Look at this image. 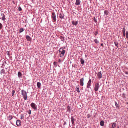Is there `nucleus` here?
Masks as SVG:
<instances>
[{"label": "nucleus", "instance_id": "2eb2a0df", "mask_svg": "<svg viewBox=\"0 0 128 128\" xmlns=\"http://www.w3.org/2000/svg\"><path fill=\"white\" fill-rule=\"evenodd\" d=\"M78 23V21H75L74 20L72 21V24L74 26H76Z\"/></svg>", "mask_w": 128, "mask_h": 128}, {"label": "nucleus", "instance_id": "bb28decb", "mask_svg": "<svg viewBox=\"0 0 128 128\" xmlns=\"http://www.w3.org/2000/svg\"><path fill=\"white\" fill-rule=\"evenodd\" d=\"M108 11L107 10H106L104 11V14L106 15H108Z\"/></svg>", "mask_w": 128, "mask_h": 128}, {"label": "nucleus", "instance_id": "20e7f679", "mask_svg": "<svg viewBox=\"0 0 128 128\" xmlns=\"http://www.w3.org/2000/svg\"><path fill=\"white\" fill-rule=\"evenodd\" d=\"M99 84L98 83H96L94 84V90L95 92L98 91L99 88Z\"/></svg>", "mask_w": 128, "mask_h": 128}, {"label": "nucleus", "instance_id": "4468645a", "mask_svg": "<svg viewBox=\"0 0 128 128\" xmlns=\"http://www.w3.org/2000/svg\"><path fill=\"white\" fill-rule=\"evenodd\" d=\"M64 15L63 13L62 14L61 13L60 14L59 17L61 19H64Z\"/></svg>", "mask_w": 128, "mask_h": 128}, {"label": "nucleus", "instance_id": "72a5a7b5", "mask_svg": "<svg viewBox=\"0 0 128 128\" xmlns=\"http://www.w3.org/2000/svg\"><path fill=\"white\" fill-rule=\"evenodd\" d=\"M115 106H116V107H118V104L117 102H115Z\"/></svg>", "mask_w": 128, "mask_h": 128}, {"label": "nucleus", "instance_id": "a18cd8bd", "mask_svg": "<svg viewBox=\"0 0 128 128\" xmlns=\"http://www.w3.org/2000/svg\"><path fill=\"white\" fill-rule=\"evenodd\" d=\"M125 73L126 74H128V72H126Z\"/></svg>", "mask_w": 128, "mask_h": 128}, {"label": "nucleus", "instance_id": "09e8293b", "mask_svg": "<svg viewBox=\"0 0 128 128\" xmlns=\"http://www.w3.org/2000/svg\"><path fill=\"white\" fill-rule=\"evenodd\" d=\"M101 45L102 46H103V44L102 43L101 44Z\"/></svg>", "mask_w": 128, "mask_h": 128}, {"label": "nucleus", "instance_id": "58836bf2", "mask_svg": "<svg viewBox=\"0 0 128 128\" xmlns=\"http://www.w3.org/2000/svg\"><path fill=\"white\" fill-rule=\"evenodd\" d=\"M2 25L1 23H0V29H1L2 28Z\"/></svg>", "mask_w": 128, "mask_h": 128}, {"label": "nucleus", "instance_id": "3c124183", "mask_svg": "<svg viewBox=\"0 0 128 128\" xmlns=\"http://www.w3.org/2000/svg\"><path fill=\"white\" fill-rule=\"evenodd\" d=\"M116 128H119L118 126Z\"/></svg>", "mask_w": 128, "mask_h": 128}, {"label": "nucleus", "instance_id": "a19ab883", "mask_svg": "<svg viewBox=\"0 0 128 128\" xmlns=\"http://www.w3.org/2000/svg\"><path fill=\"white\" fill-rule=\"evenodd\" d=\"M65 48V46H63L61 48H61V50H64V49Z\"/></svg>", "mask_w": 128, "mask_h": 128}, {"label": "nucleus", "instance_id": "6e6552de", "mask_svg": "<svg viewBox=\"0 0 128 128\" xmlns=\"http://www.w3.org/2000/svg\"><path fill=\"white\" fill-rule=\"evenodd\" d=\"M16 124L17 126H20L21 125V122L20 120H18L16 122Z\"/></svg>", "mask_w": 128, "mask_h": 128}, {"label": "nucleus", "instance_id": "412c9836", "mask_svg": "<svg viewBox=\"0 0 128 128\" xmlns=\"http://www.w3.org/2000/svg\"><path fill=\"white\" fill-rule=\"evenodd\" d=\"M22 76V74L20 72H18V76L19 78L20 77Z\"/></svg>", "mask_w": 128, "mask_h": 128}, {"label": "nucleus", "instance_id": "f257e3e1", "mask_svg": "<svg viewBox=\"0 0 128 128\" xmlns=\"http://www.w3.org/2000/svg\"><path fill=\"white\" fill-rule=\"evenodd\" d=\"M21 94L25 100H26L28 97L27 93L24 90H21Z\"/></svg>", "mask_w": 128, "mask_h": 128}, {"label": "nucleus", "instance_id": "f704fd0d", "mask_svg": "<svg viewBox=\"0 0 128 128\" xmlns=\"http://www.w3.org/2000/svg\"><path fill=\"white\" fill-rule=\"evenodd\" d=\"M90 115L89 114H87V118H90L91 117Z\"/></svg>", "mask_w": 128, "mask_h": 128}, {"label": "nucleus", "instance_id": "4be33fe9", "mask_svg": "<svg viewBox=\"0 0 128 128\" xmlns=\"http://www.w3.org/2000/svg\"><path fill=\"white\" fill-rule=\"evenodd\" d=\"M114 43L116 46L118 48L119 47V46H118V43L117 42H114Z\"/></svg>", "mask_w": 128, "mask_h": 128}, {"label": "nucleus", "instance_id": "aec40b11", "mask_svg": "<svg viewBox=\"0 0 128 128\" xmlns=\"http://www.w3.org/2000/svg\"><path fill=\"white\" fill-rule=\"evenodd\" d=\"M80 62L81 64H84V60L83 58H81L80 60Z\"/></svg>", "mask_w": 128, "mask_h": 128}, {"label": "nucleus", "instance_id": "cd10ccee", "mask_svg": "<svg viewBox=\"0 0 128 128\" xmlns=\"http://www.w3.org/2000/svg\"><path fill=\"white\" fill-rule=\"evenodd\" d=\"M94 41L96 44H98L99 43V41L97 39H95Z\"/></svg>", "mask_w": 128, "mask_h": 128}, {"label": "nucleus", "instance_id": "c756f323", "mask_svg": "<svg viewBox=\"0 0 128 128\" xmlns=\"http://www.w3.org/2000/svg\"><path fill=\"white\" fill-rule=\"evenodd\" d=\"M23 114H21L20 115V119H23L24 120V117Z\"/></svg>", "mask_w": 128, "mask_h": 128}, {"label": "nucleus", "instance_id": "c03bdc74", "mask_svg": "<svg viewBox=\"0 0 128 128\" xmlns=\"http://www.w3.org/2000/svg\"><path fill=\"white\" fill-rule=\"evenodd\" d=\"M94 22L96 23V22H97V21H96V18H95V17H94Z\"/></svg>", "mask_w": 128, "mask_h": 128}, {"label": "nucleus", "instance_id": "de8ad7c7", "mask_svg": "<svg viewBox=\"0 0 128 128\" xmlns=\"http://www.w3.org/2000/svg\"><path fill=\"white\" fill-rule=\"evenodd\" d=\"M58 62H61V60L60 59H59L58 60Z\"/></svg>", "mask_w": 128, "mask_h": 128}, {"label": "nucleus", "instance_id": "4c0bfd02", "mask_svg": "<svg viewBox=\"0 0 128 128\" xmlns=\"http://www.w3.org/2000/svg\"><path fill=\"white\" fill-rule=\"evenodd\" d=\"M53 64L54 66H56L57 64V62H54L53 63Z\"/></svg>", "mask_w": 128, "mask_h": 128}, {"label": "nucleus", "instance_id": "c85d7f7f", "mask_svg": "<svg viewBox=\"0 0 128 128\" xmlns=\"http://www.w3.org/2000/svg\"><path fill=\"white\" fill-rule=\"evenodd\" d=\"M15 92V91L14 90H13L12 91V96H14V94Z\"/></svg>", "mask_w": 128, "mask_h": 128}, {"label": "nucleus", "instance_id": "f3484780", "mask_svg": "<svg viewBox=\"0 0 128 128\" xmlns=\"http://www.w3.org/2000/svg\"><path fill=\"white\" fill-rule=\"evenodd\" d=\"M67 110L68 112H71V108L69 106H68L67 107Z\"/></svg>", "mask_w": 128, "mask_h": 128}, {"label": "nucleus", "instance_id": "0eeeda50", "mask_svg": "<svg viewBox=\"0 0 128 128\" xmlns=\"http://www.w3.org/2000/svg\"><path fill=\"white\" fill-rule=\"evenodd\" d=\"M91 79H90L87 83V88H90L91 86Z\"/></svg>", "mask_w": 128, "mask_h": 128}, {"label": "nucleus", "instance_id": "7c9ffc66", "mask_svg": "<svg viewBox=\"0 0 128 128\" xmlns=\"http://www.w3.org/2000/svg\"><path fill=\"white\" fill-rule=\"evenodd\" d=\"M112 126L114 127V128L116 127V123H114L112 124Z\"/></svg>", "mask_w": 128, "mask_h": 128}, {"label": "nucleus", "instance_id": "c9c22d12", "mask_svg": "<svg viewBox=\"0 0 128 128\" xmlns=\"http://www.w3.org/2000/svg\"><path fill=\"white\" fill-rule=\"evenodd\" d=\"M60 37L61 38H60L61 39L62 41H63V40L64 39V37H63V36H60Z\"/></svg>", "mask_w": 128, "mask_h": 128}, {"label": "nucleus", "instance_id": "f03ea898", "mask_svg": "<svg viewBox=\"0 0 128 128\" xmlns=\"http://www.w3.org/2000/svg\"><path fill=\"white\" fill-rule=\"evenodd\" d=\"M59 51L60 52H61L60 54V57L62 58L64 56L65 53V50H61V48H60Z\"/></svg>", "mask_w": 128, "mask_h": 128}, {"label": "nucleus", "instance_id": "5701e85b", "mask_svg": "<svg viewBox=\"0 0 128 128\" xmlns=\"http://www.w3.org/2000/svg\"><path fill=\"white\" fill-rule=\"evenodd\" d=\"M0 73L1 74H5V70L4 69H2L0 71Z\"/></svg>", "mask_w": 128, "mask_h": 128}, {"label": "nucleus", "instance_id": "37998d69", "mask_svg": "<svg viewBox=\"0 0 128 128\" xmlns=\"http://www.w3.org/2000/svg\"><path fill=\"white\" fill-rule=\"evenodd\" d=\"M98 34V32L96 31L94 33V35L95 36H96Z\"/></svg>", "mask_w": 128, "mask_h": 128}, {"label": "nucleus", "instance_id": "b1692460", "mask_svg": "<svg viewBox=\"0 0 128 128\" xmlns=\"http://www.w3.org/2000/svg\"><path fill=\"white\" fill-rule=\"evenodd\" d=\"M24 30V29L23 28H20L19 32L20 33H21L23 32Z\"/></svg>", "mask_w": 128, "mask_h": 128}, {"label": "nucleus", "instance_id": "49530a36", "mask_svg": "<svg viewBox=\"0 0 128 128\" xmlns=\"http://www.w3.org/2000/svg\"><path fill=\"white\" fill-rule=\"evenodd\" d=\"M123 34L124 36H125V33H123Z\"/></svg>", "mask_w": 128, "mask_h": 128}, {"label": "nucleus", "instance_id": "8fccbe9b", "mask_svg": "<svg viewBox=\"0 0 128 128\" xmlns=\"http://www.w3.org/2000/svg\"><path fill=\"white\" fill-rule=\"evenodd\" d=\"M110 128H114V127L112 126V127Z\"/></svg>", "mask_w": 128, "mask_h": 128}, {"label": "nucleus", "instance_id": "e433bc0d", "mask_svg": "<svg viewBox=\"0 0 128 128\" xmlns=\"http://www.w3.org/2000/svg\"><path fill=\"white\" fill-rule=\"evenodd\" d=\"M8 55L9 56H10V52L9 51H8Z\"/></svg>", "mask_w": 128, "mask_h": 128}, {"label": "nucleus", "instance_id": "f8f14e48", "mask_svg": "<svg viewBox=\"0 0 128 128\" xmlns=\"http://www.w3.org/2000/svg\"><path fill=\"white\" fill-rule=\"evenodd\" d=\"M71 122L72 124L73 125H75V123H74V122L75 121V120L74 118V116H72L71 117Z\"/></svg>", "mask_w": 128, "mask_h": 128}, {"label": "nucleus", "instance_id": "39448f33", "mask_svg": "<svg viewBox=\"0 0 128 128\" xmlns=\"http://www.w3.org/2000/svg\"><path fill=\"white\" fill-rule=\"evenodd\" d=\"M30 106L34 110H36L37 109L36 104L33 102H32L30 104Z\"/></svg>", "mask_w": 128, "mask_h": 128}, {"label": "nucleus", "instance_id": "79ce46f5", "mask_svg": "<svg viewBox=\"0 0 128 128\" xmlns=\"http://www.w3.org/2000/svg\"><path fill=\"white\" fill-rule=\"evenodd\" d=\"M31 110H29V111L28 112V113L29 114H31Z\"/></svg>", "mask_w": 128, "mask_h": 128}, {"label": "nucleus", "instance_id": "473e14b6", "mask_svg": "<svg viewBox=\"0 0 128 128\" xmlns=\"http://www.w3.org/2000/svg\"><path fill=\"white\" fill-rule=\"evenodd\" d=\"M126 37L128 39V31L126 32Z\"/></svg>", "mask_w": 128, "mask_h": 128}, {"label": "nucleus", "instance_id": "dca6fc26", "mask_svg": "<svg viewBox=\"0 0 128 128\" xmlns=\"http://www.w3.org/2000/svg\"><path fill=\"white\" fill-rule=\"evenodd\" d=\"M100 126H103L104 125V122L103 120H102L100 122Z\"/></svg>", "mask_w": 128, "mask_h": 128}, {"label": "nucleus", "instance_id": "393cba45", "mask_svg": "<svg viewBox=\"0 0 128 128\" xmlns=\"http://www.w3.org/2000/svg\"><path fill=\"white\" fill-rule=\"evenodd\" d=\"M122 97L123 98H125L126 96V94L124 93L122 94Z\"/></svg>", "mask_w": 128, "mask_h": 128}, {"label": "nucleus", "instance_id": "a878e982", "mask_svg": "<svg viewBox=\"0 0 128 128\" xmlns=\"http://www.w3.org/2000/svg\"><path fill=\"white\" fill-rule=\"evenodd\" d=\"M76 91L78 92H80V91L79 89V88L77 86H76Z\"/></svg>", "mask_w": 128, "mask_h": 128}, {"label": "nucleus", "instance_id": "9d476101", "mask_svg": "<svg viewBox=\"0 0 128 128\" xmlns=\"http://www.w3.org/2000/svg\"><path fill=\"white\" fill-rule=\"evenodd\" d=\"M1 16H2V20L4 21L6 19L5 18V16L4 13H1Z\"/></svg>", "mask_w": 128, "mask_h": 128}, {"label": "nucleus", "instance_id": "2f4dec72", "mask_svg": "<svg viewBox=\"0 0 128 128\" xmlns=\"http://www.w3.org/2000/svg\"><path fill=\"white\" fill-rule=\"evenodd\" d=\"M126 29L125 28V27H124L123 28L122 30V33H125L126 31Z\"/></svg>", "mask_w": 128, "mask_h": 128}, {"label": "nucleus", "instance_id": "7ed1b4c3", "mask_svg": "<svg viewBox=\"0 0 128 128\" xmlns=\"http://www.w3.org/2000/svg\"><path fill=\"white\" fill-rule=\"evenodd\" d=\"M51 17L52 19V22H56V14L54 12H53L52 13Z\"/></svg>", "mask_w": 128, "mask_h": 128}, {"label": "nucleus", "instance_id": "9b49d317", "mask_svg": "<svg viewBox=\"0 0 128 128\" xmlns=\"http://www.w3.org/2000/svg\"><path fill=\"white\" fill-rule=\"evenodd\" d=\"M97 76L100 79L102 78V74L100 72H98Z\"/></svg>", "mask_w": 128, "mask_h": 128}, {"label": "nucleus", "instance_id": "603ef678", "mask_svg": "<svg viewBox=\"0 0 128 128\" xmlns=\"http://www.w3.org/2000/svg\"><path fill=\"white\" fill-rule=\"evenodd\" d=\"M126 103H127V104H128V102H127Z\"/></svg>", "mask_w": 128, "mask_h": 128}, {"label": "nucleus", "instance_id": "a211bd4d", "mask_svg": "<svg viewBox=\"0 0 128 128\" xmlns=\"http://www.w3.org/2000/svg\"><path fill=\"white\" fill-rule=\"evenodd\" d=\"M12 115H9V116H8V119L10 120L12 118Z\"/></svg>", "mask_w": 128, "mask_h": 128}, {"label": "nucleus", "instance_id": "423d86ee", "mask_svg": "<svg viewBox=\"0 0 128 128\" xmlns=\"http://www.w3.org/2000/svg\"><path fill=\"white\" fill-rule=\"evenodd\" d=\"M84 78H81L80 80V86H82L84 84Z\"/></svg>", "mask_w": 128, "mask_h": 128}, {"label": "nucleus", "instance_id": "1a4fd4ad", "mask_svg": "<svg viewBox=\"0 0 128 128\" xmlns=\"http://www.w3.org/2000/svg\"><path fill=\"white\" fill-rule=\"evenodd\" d=\"M26 39L27 41L30 42L31 41L32 38L29 36L28 35L26 36Z\"/></svg>", "mask_w": 128, "mask_h": 128}, {"label": "nucleus", "instance_id": "ea45409f", "mask_svg": "<svg viewBox=\"0 0 128 128\" xmlns=\"http://www.w3.org/2000/svg\"><path fill=\"white\" fill-rule=\"evenodd\" d=\"M18 9L19 11H20L22 10V9L20 6L19 7Z\"/></svg>", "mask_w": 128, "mask_h": 128}, {"label": "nucleus", "instance_id": "6ab92c4d", "mask_svg": "<svg viewBox=\"0 0 128 128\" xmlns=\"http://www.w3.org/2000/svg\"><path fill=\"white\" fill-rule=\"evenodd\" d=\"M41 86V84L40 82H38L37 83V86L38 88H40Z\"/></svg>", "mask_w": 128, "mask_h": 128}, {"label": "nucleus", "instance_id": "ddd939ff", "mask_svg": "<svg viewBox=\"0 0 128 128\" xmlns=\"http://www.w3.org/2000/svg\"><path fill=\"white\" fill-rule=\"evenodd\" d=\"M80 0H76L75 4L77 5H78L80 4Z\"/></svg>", "mask_w": 128, "mask_h": 128}]
</instances>
